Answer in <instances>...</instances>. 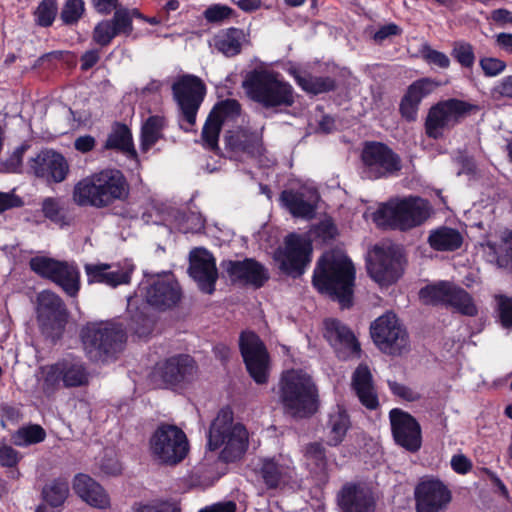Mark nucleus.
<instances>
[{
    "label": "nucleus",
    "instance_id": "nucleus-13",
    "mask_svg": "<svg viewBox=\"0 0 512 512\" xmlns=\"http://www.w3.org/2000/svg\"><path fill=\"white\" fill-rule=\"evenodd\" d=\"M370 334L377 348L387 355L400 356L408 349V333L393 312H387L374 320Z\"/></svg>",
    "mask_w": 512,
    "mask_h": 512
},
{
    "label": "nucleus",
    "instance_id": "nucleus-4",
    "mask_svg": "<svg viewBox=\"0 0 512 512\" xmlns=\"http://www.w3.org/2000/svg\"><path fill=\"white\" fill-rule=\"evenodd\" d=\"M431 213L427 199L408 196L381 204L373 213V221L380 228L405 232L424 224Z\"/></svg>",
    "mask_w": 512,
    "mask_h": 512
},
{
    "label": "nucleus",
    "instance_id": "nucleus-27",
    "mask_svg": "<svg viewBox=\"0 0 512 512\" xmlns=\"http://www.w3.org/2000/svg\"><path fill=\"white\" fill-rule=\"evenodd\" d=\"M221 267L233 281H244L256 288L262 287L269 279L264 265L253 258L242 261L224 260L221 262Z\"/></svg>",
    "mask_w": 512,
    "mask_h": 512
},
{
    "label": "nucleus",
    "instance_id": "nucleus-56",
    "mask_svg": "<svg viewBox=\"0 0 512 512\" xmlns=\"http://www.w3.org/2000/svg\"><path fill=\"white\" fill-rule=\"evenodd\" d=\"M387 385L394 396L405 401L416 402L421 398V395L418 392L402 383H398L393 380H387Z\"/></svg>",
    "mask_w": 512,
    "mask_h": 512
},
{
    "label": "nucleus",
    "instance_id": "nucleus-57",
    "mask_svg": "<svg viewBox=\"0 0 512 512\" xmlns=\"http://www.w3.org/2000/svg\"><path fill=\"white\" fill-rule=\"evenodd\" d=\"M41 209L45 218L51 222L59 223L63 217L59 201L53 197H47L42 201Z\"/></svg>",
    "mask_w": 512,
    "mask_h": 512
},
{
    "label": "nucleus",
    "instance_id": "nucleus-22",
    "mask_svg": "<svg viewBox=\"0 0 512 512\" xmlns=\"http://www.w3.org/2000/svg\"><path fill=\"white\" fill-rule=\"evenodd\" d=\"M391 433L394 442L411 453H416L422 445L421 426L410 413L393 408L389 412Z\"/></svg>",
    "mask_w": 512,
    "mask_h": 512
},
{
    "label": "nucleus",
    "instance_id": "nucleus-43",
    "mask_svg": "<svg viewBox=\"0 0 512 512\" xmlns=\"http://www.w3.org/2000/svg\"><path fill=\"white\" fill-rule=\"evenodd\" d=\"M180 110V121L185 122L187 126L180 124L185 132H190L196 123L198 110L204 98H175Z\"/></svg>",
    "mask_w": 512,
    "mask_h": 512
},
{
    "label": "nucleus",
    "instance_id": "nucleus-12",
    "mask_svg": "<svg viewBox=\"0 0 512 512\" xmlns=\"http://www.w3.org/2000/svg\"><path fill=\"white\" fill-rule=\"evenodd\" d=\"M478 110V105L457 98L441 101L429 109L424 123L425 133L428 138L438 140L443 137L445 128L454 127Z\"/></svg>",
    "mask_w": 512,
    "mask_h": 512
},
{
    "label": "nucleus",
    "instance_id": "nucleus-45",
    "mask_svg": "<svg viewBox=\"0 0 512 512\" xmlns=\"http://www.w3.org/2000/svg\"><path fill=\"white\" fill-rule=\"evenodd\" d=\"M223 124L220 120H216L210 115H208L204 126L202 128L201 139L203 141V146L213 152L219 150V136L222 130Z\"/></svg>",
    "mask_w": 512,
    "mask_h": 512
},
{
    "label": "nucleus",
    "instance_id": "nucleus-48",
    "mask_svg": "<svg viewBox=\"0 0 512 512\" xmlns=\"http://www.w3.org/2000/svg\"><path fill=\"white\" fill-rule=\"evenodd\" d=\"M498 322L503 329L512 330V297L504 294L495 296Z\"/></svg>",
    "mask_w": 512,
    "mask_h": 512
},
{
    "label": "nucleus",
    "instance_id": "nucleus-8",
    "mask_svg": "<svg viewBox=\"0 0 512 512\" xmlns=\"http://www.w3.org/2000/svg\"><path fill=\"white\" fill-rule=\"evenodd\" d=\"M69 317V310L58 294L43 290L37 295L36 320L45 342L55 346L63 339Z\"/></svg>",
    "mask_w": 512,
    "mask_h": 512
},
{
    "label": "nucleus",
    "instance_id": "nucleus-2",
    "mask_svg": "<svg viewBox=\"0 0 512 512\" xmlns=\"http://www.w3.org/2000/svg\"><path fill=\"white\" fill-rule=\"evenodd\" d=\"M129 194L130 185L124 173L116 168H105L76 183L73 200L82 207L103 209L126 201Z\"/></svg>",
    "mask_w": 512,
    "mask_h": 512
},
{
    "label": "nucleus",
    "instance_id": "nucleus-17",
    "mask_svg": "<svg viewBox=\"0 0 512 512\" xmlns=\"http://www.w3.org/2000/svg\"><path fill=\"white\" fill-rule=\"evenodd\" d=\"M312 244L298 234L291 233L286 236L284 248H279L274 259L279 263V269L285 275L294 279L301 277L312 258Z\"/></svg>",
    "mask_w": 512,
    "mask_h": 512
},
{
    "label": "nucleus",
    "instance_id": "nucleus-33",
    "mask_svg": "<svg viewBox=\"0 0 512 512\" xmlns=\"http://www.w3.org/2000/svg\"><path fill=\"white\" fill-rule=\"evenodd\" d=\"M225 146L232 152H242L255 157L262 154V142L256 133L241 131H228L224 136Z\"/></svg>",
    "mask_w": 512,
    "mask_h": 512
},
{
    "label": "nucleus",
    "instance_id": "nucleus-5",
    "mask_svg": "<svg viewBox=\"0 0 512 512\" xmlns=\"http://www.w3.org/2000/svg\"><path fill=\"white\" fill-rule=\"evenodd\" d=\"M80 337L86 354L93 360L116 358L127 341L124 321L120 318L87 322Z\"/></svg>",
    "mask_w": 512,
    "mask_h": 512
},
{
    "label": "nucleus",
    "instance_id": "nucleus-52",
    "mask_svg": "<svg viewBox=\"0 0 512 512\" xmlns=\"http://www.w3.org/2000/svg\"><path fill=\"white\" fill-rule=\"evenodd\" d=\"M56 5L52 0H43L35 11L37 24L43 27L50 26L56 15Z\"/></svg>",
    "mask_w": 512,
    "mask_h": 512
},
{
    "label": "nucleus",
    "instance_id": "nucleus-7",
    "mask_svg": "<svg viewBox=\"0 0 512 512\" xmlns=\"http://www.w3.org/2000/svg\"><path fill=\"white\" fill-rule=\"evenodd\" d=\"M39 372L41 390L48 398L53 397L61 388H81L90 383L88 368L79 358H61L55 363L40 366Z\"/></svg>",
    "mask_w": 512,
    "mask_h": 512
},
{
    "label": "nucleus",
    "instance_id": "nucleus-64",
    "mask_svg": "<svg viewBox=\"0 0 512 512\" xmlns=\"http://www.w3.org/2000/svg\"><path fill=\"white\" fill-rule=\"evenodd\" d=\"M132 512H174V510L163 504L135 502L132 506Z\"/></svg>",
    "mask_w": 512,
    "mask_h": 512
},
{
    "label": "nucleus",
    "instance_id": "nucleus-24",
    "mask_svg": "<svg viewBox=\"0 0 512 512\" xmlns=\"http://www.w3.org/2000/svg\"><path fill=\"white\" fill-rule=\"evenodd\" d=\"M255 474L268 490H275L296 482L295 467L281 456L261 458Z\"/></svg>",
    "mask_w": 512,
    "mask_h": 512
},
{
    "label": "nucleus",
    "instance_id": "nucleus-42",
    "mask_svg": "<svg viewBox=\"0 0 512 512\" xmlns=\"http://www.w3.org/2000/svg\"><path fill=\"white\" fill-rule=\"evenodd\" d=\"M293 75L298 85L307 93L320 94L333 90L335 83L329 78L315 77L307 73L293 71Z\"/></svg>",
    "mask_w": 512,
    "mask_h": 512
},
{
    "label": "nucleus",
    "instance_id": "nucleus-36",
    "mask_svg": "<svg viewBox=\"0 0 512 512\" xmlns=\"http://www.w3.org/2000/svg\"><path fill=\"white\" fill-rule=\"evenodd\" d=\"M462 234L455 228L440 226L429 232L427 243L438 252H454L463 244Z\"/></svg>",
    "mask_w": 512,
    "mask_h": 512
},
{
    "label": "nucleus",
    "instance_id": "nucleus-37",
    "mask_svg": "<svg viewBox=\"0 0 512 512\" xmlns=\"http://www.w3.org/2000/svg\"><path fill=\"white\" fill-rule=\"evenodd\" d=\"M70 494L69 477L61 475L46 483L41 491L43 501L52 508L63 506Z\"/></svg>",
    "mask_w": 512,
    "mask_h": 512
},
{
    "label": "nucleus",
    "instance_id": "nucleus-55",
    "mask_svg": "<svg viewBox=\"0 0 512 512\" xmlns=\"http://www.w3.org/2000/svg\"><path fill=\"white\" fill-rule=\"evenodd\" d=\"M452 55L464 67H471L474 64L473 47L468 43H455Z\"/></svg>",
    "mask_w": 512,
    "mask_h": 512
},
{
    "label": "nucleus",
    "instance_id": "nucleus-29",
    "mask_svg": "<svg viewBox=\"0 0 512 512\" xmlns=\"http://www.w3.org/2000/svg\"><path fill=\"white\" fill-rule=\"evenodd\" d=\"M338 505L343 512H375L376 503L368 489L347 483L338 493Z\"/></svg>",
    "mask_w": 512,
    "mask_h": 512
},
{
    "label": "nucleus",
    "instance_id": "nucleus-25",
    "mask_svg": "<svg viewBox=\"0 0 512 512\" xmlns=\"http://www.w3.org/2000/svg\"><path fill=\"white\" fill-rule=\"evenodd\" d=\"M189 275L197 283L198 288L205 294H213L218 280L216 260L204 248H197L190 254Z\"/></svg>",
    "mask_w": 512,
    "mask_h": 512
},
{
    "label": "nucleus",
    "instance_id": "nucleus-40",
    "mask_svg": "<svg viewBox=\"0 0 512 512\" xmlns=\"http://www.w3.org/2000/svg\"><path fill=\"white\" fill-rule=\"evenodd\" d=\"M165 122V118L159 115H151L145 120L140 133V146L142 151H148L163 138Z\"/></svg>",
    "mask_w": 512,
    "mask_h": 512
},
{
    "label": "nucleus",
    "instance_id": "nucleus-63",
    "mask_svg": "<svg viewBox=\"0 0 512 512\" xmlns=\"http://www.w3.org/2000/svg\"><path fill=\"white\" fill-rule=\"evenodd\" d=\"M480 66L486 76L492 77L500 74L506 67V64L497 58L486 57L480 60Z\"/></svg>",
    "mask_w": 512,
    "mask_h": 512
},
{
    "label": "nucleus",
    "instance_id": "nucleus-9",
    "mask_svg": "<svg viewBox=\"0 0 512 512\" xmlns=\"http://www.w3.org/2000/svg\"><path fill=\"white\" fill-rule=\"evenodd\" d=\"M29 267L42 279L57 285L67 296H78L81 289V272L75 261L35 256L29 260Z\"/></svg>",
    "mask_w": 512,
    "mask_h": 512
},
{
    "label": "nucleus",
    "instance_id": "nucleus-32",
    "mask_svg": "<svg viewBox=\"0 0 512 512\" xmlns=\"http://www.w3.org/2000/svg\"><path fill=\"white\" fill-rule=\"evenodd\" d=\"M350 428L351 420L347 410L342 405H336L328 412L327 420L323 425L326 444L330 447L339 446Z\"/></svg>",
    "mask_w": 512,
    "mask_h": 512
},
{
    "label": "nucleus",
    "instance_id": "nucleus-51",
    "mask_svg": "<svg viewBox=\"0 0 512 512\" xmlns=\"http://www.w3.org/2000/svg\"><path fill=\"white\" fill-rule=\"evenodd\" d=\"M441 85V82L434 81L430 78H422L413 82L408 87L406 96H426L429 94L438 93Z\"/></svg>",
    "mask_w": 512,
    "mask_h": 512
},
{
    "label": "nucleus",
    "instance_id": "nucleus-23",
    "mask_svg": "<svg viewBox=\"0 0 512 512\" xmlns=\"http://www.w3.org/2000/svg\"><path fill=\"white\" fill-rule=\"evenodd\" d=\"M197 372L196 361L188 354H178L157 363L154 374L167 387H177L193 380Z\"/></svg>",
    "mask_w": 512,
    "mask_h": 512
},
{
    "label": "nucleus",
    "instance_id": "nucleus-6",
    "mask_svg": "<svg viewBox=\"0 0 512 512\" xmlns=\"http://www.w3.org/2000/svg\"><path fill=\"white\" fill-rule=\"evenodd\" d=\"M248 431L241 423H234L231 407L220 409L212 421L208 433V447L215 451L223 446L220 459L225 463L239 460L248 448Z\"/></svg>",
    "mask_w": 512,
    "mask_h": 512
},
{
    "label": "nucleus",
    "instance_id": "nucleus-16",
    "mask_svg": "<svg viewBox=\"0 0 512 512\" xmlns=\"http://www.w3.org/2000/svg\"><path fill=\"white\" fill-rule=\"evenodd\" d=\"M145 303L157 311L174 308L182 298V288L172 272L158 274L147 279L139 288Z\"/></svg>",
    "mask_w": 512,
    "mask_h": 512
},
{
    "label": "nucleus",
    "instance_id": "nucleus-54",
    "mask_svg": "<svg viewBox=\"0 0 512 512\" xmlns=\"http://www.w3.org/2000/svg\"><path fill=\"white\" fill-rule=\"evenodd\" d=\"M84 12V2L82 0H68L62 11L61 19L66 24L76 23Z\"/></svg>",
    "mask_w": 512,
    "mask_h": 512
},
{
    "label": "nucleus",
    "instance_id": "nucleus-58",
    "mask_svg": "<svg viewBox=\"0 0 512 512\" xmlns=\"http://www.w3.org/2000/svg\"><path fill=\"white\" fill-rule=\"evenodd\" d=\"M421 99L422 98H401L399 110L401 116L408 122L416 120Z\"/></svg>",
    "mask_w": 512,
    "mask_h": 512
},
{
    "label": "nucleus",
    "instance_id": "nucleus-46",
    "mask_svg": "<svg viewBox=\"0 0 512 512\" xmlns=\"http://www.w3.org/2000/svg\"><path fill=\"white\" fill-rule=\"evenodd\" d=\"M176 228L180 233H198L204 228L202 218L193 212H180L176 216Z\"/></svg>",
    "mask_w": 512,
    "mask_h": 512
},
{
    "label": "nucleus",
    "instance_id": "nucleus-59",
    "mask_svg": "<svg viewBox=\"0 0 512 512\" xmlns=\"http://www.w3.org/2000/svg\"><path fill=\"white\" fill-rule=\"evenodd\" d=\"M232 12L229 6L214 4L205 10L204 17L208 22H220L229 18Z\"/></svg>",
    "mask_w": 512,
    "mask_h": 512
},
{
    "label": "nucleus",
    "instance_id": "nucleus-35",
    "mask_svg": "<svg viewBox=\"0 0 512 512\" xmlns=\"http://www.w3.org/2000/svg\"><path fill=\"white\" fill-rule=\"evenodd\" d=\"M88 284L100 283L111 287L130 282V273L123 270L109 271V264H86L84 266Z\"/></svg>",
    "mask_w": 512,
    "mask_h": 512
},
{
    "label": "nucleus",
    "instance_id": "nucleus-21",
    "mask_svg": "<svg viewBox=\"0 0 512 512\" xmlns=\"http://www.w3.org/2000/svg\"><path fill=\"white\" fill-rule=\"evenodd\" d=\"M324 337L341 361L361 358L362 349L354 332L345 323L336 318L324 321Z\"/></svg>",
    "mask_w": 512,
    "mask_h": 512
},
{
    "label": "nucleus",
    "instance_id": "nucleus-60",
    "mask_svg": "<svg viewBox=\"0 0 512 512\" xmlns=\"http://www.w3.org/2000/svg\"><path fill=\"white\" fill-rule=\"evenodd\" d=\"M266 109L283 112L294 104V98H252Z\"/></svg>",
    "mask_w": 512,
    "mask_h": 512
},
{
    "label": "nucleus",
    "instance_id": "nucleus-15",
    "mask_svg": "<svg viewBox=\"0 0 512 512\" xmlns=\"http://www.w3.org/2000/svg\"><path fill=\"white\" fill-rule=\"evenodd\" d=\"M361 161L363 177L370 180L391 177L402 169L400 156L387 144L377 141L364 144Z\"/></svg>",
    "mask_w": 512,
    "mask_h": 512
},
{
    "label": "nucleus",
    "instance_id": "nucleus-26",
    "mask_svg": "<svg viewBox=\"0 0 512 512\" xmlns=\"http://www.w3.org/2000/svg\"><path fill=\"white\" fill-rule=\"evenodd\" d=\"M242 85L249 96H289L291 93L289 84L263 70L249 72Z\"/></svg>",
    "mask_w": 512,
    "mask_h": 512
},
{
    "label": "nucleus",
    "instance_id": "nucleus-38",
    "mask_svg": "<svg viewBox=\"0 0 512 512\" xmlns=\"http://www.w3.org/2000/svg\"><path fill=\"white\" fill-rule=\"evenodd\" d=\"M244 41L245 33L243 30L229 28L214 36L213 45L219 52L231 57L240 53Z\"/></svg>",
    "mask_w": 512,
    "mask_h": 512
},
{
    "label": "nucleus",
    "instance_id": "nucleus-34",
    "mask_svg": "<svg viewBox=\"0 0 512 512\" xmlns=\"http://www.w3.org/2000/svg\"><path fill=\"white\" fill-rule=\"evenodd\" d=\"M134 300L128 302V317L125 319L124 328L126 335L128 332L139 338L148 337L154 328V321L147 313V306H134Z\"/></svg>",
    "mask_w": 512,
    "mask_h": 512
},
{
    "label": "nucleus",
    "instance_id": "nucleus-39",
    "mask_svg": "<svg viewBox=\"0 0 512 512\" xmlns=\"http://www.w3.org/2000/svg\"><path fill=\"white\" fill-rule=\"evenodd\" d=\"M104 148L136 156L131 130L124 123L117 122L109 133Z\"/></svg>",
    "mask_w": 512,
    "mask_h": 512
},
{
    "label": "nucleus",
    "instance_id": "nucleus-50",
    "mask_svg": "<svg viewBox=\"0 0 512 512\" xmlns=\"http://www.w3.org/2000/svg\"><path fill=\"white\" fill-rule=\"evenodd\" d=\"M16 437L18 439H21L22 442H17L16 444L21 445H32V444H38L45 440L46 438V431L44 428L39 424H30L27 426H24L20 428L17 431Z\"/></svg>",
    "mask_w": 512,
    "mask_h": 512
},
{
    "label": "nucleus",
    "instance_id": "nucleus-30",
    "mask_svg": "<svg viewBox=\"0 0 512 512\" xmlns=\"http://www.w3.org/2000/svg\"><path fill=\"white\" fill-rule=\"evenodd\" d=\"M280 201L292 216L311 219L315 216L318 193L286 189L281 192Z\"/></svg>",
    "mask_w": 512,
    "mask_h": 512
},
{
    "label": "nucleus",
    "instance_id": "nucleus-41",
    "mask_svg": "<svg viewBox=\"0 0 512 512\" xmlns=\"http://www.w3.org/2000/svg\"><path fill=\"white\" fill-rule=\"evenodd\" d=\"M172 91L173 96H204L206 86L201 78L192 74H186L174 81Z\"/></svg>",
    "mask_w": 512,
    "mask_h": 512
},
{
    "label": "nucleus",
    "instance_id": "nucleus-44",
    "mask_svg": "<svg viewBox=\"0 0 512 512\" xmlns=\"http://www.w3.org/2000/svg\"><path fill=\"white\" fill-rule=\"evenodd\" d=\"M241 114V105L235 98H225L211 109L209 115L222 124L236 121Z\"/></svg>",
    "mask_w": 512,
    "mask_h": 512
},
{
    "label": "nucleus",
    "instance_id": "nucleus-20",
    "mask_svg": "<svg viewBox=\"0 0 512 512\" xmlns=\"http://www.w3.org/2000/svg\"><path fill=\"white\" fill-rule=\"evenodd\" d=\"M416 512H445L452 501V492L439 478L422 477L414 489Z\"/></svg>",
    "mask_w": 512,
    "mask_h": 512
},
{
    "label": "nucleus",
    "instance_id": "nucleus-47",
    "mask_svg": "<svg viewBox=\"0 0 512 512\" xmlns=\"http://www.w3.org/2000/svg\"><path fill=\"white\" fill-rule=\"evenodd\" d=\"M142 17V14L133 9L129 11L125 8L116 9L113 18L110 20L117 34L124 33L129 35L132 31V17Z\"/></svg>",
    "mask_w": 512,
    "mask_h": 512
},
{
    "label": "nucleus",
    "instance_id": "nucleus-31",
    "mask_svg": "<svg viewBox=\"0 0 512 512\" xmlns=\"http://www.w3.org/2000/svg\"><path fill=\"white\" fill-rule=\"evenodd\" d=\"M351 386L360 403L369 410L379 407L378 395L374 389L373 377L367 364L361 363L352 374Z\"/></svg>",
    "mask_w": 512,
    "mask_h": 512
},
{
    "label": "nucleus",
    "instance_id": "nucleus-1",
    "mask_svg": "<svg viewBox=\"0 0 512 512\" xmlns=\"http://www.w3.org/2000/svg\"><path fill=\"white\" fill-rule=\"evenodd\" d=\"M356 269L345 255L324 253L313 271L312 285L322 295L339 303L342 309L353 305Z\"/></svg>",
    "mask_w": 512,
    "mask_h": 512
},
{
    "label": "nucleus",
    "instance_id": "nucleus-3",
    "mask_svg": "<svg viewBox=\"0 0 512 512\" xmlns=\"http://www.w3.org/2000/svg\"><path fill=\"white\" fill-rule=\"evenodd\" d=\"M279 401L286 415L309 419L320 407L319 391L313 378L302 370H287L279 381Z\"/></svg>",
    "mask_w": 512,
    "mask_h": 512
},
{
    "label": "nucleus",
    "instance_id": "nucleus-61",
    "mask_svg": "<svg viewBox=\"0 0 512 512\" xmlns=\"http://www.w3.org/2000/svg\"><path fill=\"white\" fill-rule=\"evenodd\" d=\"M21 460L20 453L9 445L0 446V466L5 468H13L18 465Z\"/></svg>",
    "mask_w": 512,
    "mask_h": 512
},
{
    "label": "nucleus",
    "instance_id": "nucleus-53",
    "mask_svg": "<svg viewBox=\"0 0 512 512\" xmlns=\"http://www.w3.org/2000/svg\"><path fill=\"white\" fill-rule=\"evenodd\" d=\"M118 35L110 20H105L96 25L93 31V40L101 45H108Z\"/></svg>",
    "mask_w": 512,
    "mask_h": 512
},
{
    "label": "nucleus",
    "instance_id": "nucleus-28",
    "mask_svg": "<svg viewBox=\"0 0 512 512\" xmlns=\"http://www.w3.org/2000/svg\"><path fill=\"white\" fill-rule=\"evenodd\" d=\"M72 488L82 501L93 508L106 510L111 506L107 491L88 474H76L72 480Z\"/></svg>",
    "mask_w": 512,
    "mask_h": 512
},
{
    "label": "nucleus",
    "instance_id": "nucleus-11",
    "mask_svg": "<svg viewBox=\"0 0 512 512\" xmlns=\"http://www.w3.org/2000/svg\"><path fill=\"white\" fill-rule=\"evenodd\" d=\"M419 297L426 304L451 307L464 316L474 317L478 308L473 297L462 287L449 281H439L421 288Z\"/></svg>",
    "mask_w": 512,
    "mask_h": 512
},
{
    "label": "nucleus",
    "instance_id": "nucleus-10",
    "mask_svg": "<svg viewBox=\"0 0 512 512\" xmlns=\"http://www.w3.org/2000/svg\"><path fill=\"white\" fill-rule=\"evenodd\" d=\"M152 456L167 465H176L187 456L189 444L182 429L173 424L162 423L149 440Z\"/></svg>",
    "mask_w": 512,
    "mask_h": 512
},
{
    "label": "nucleus",
    "instance_id": "nucleus-19",
    "mask_svg": "<svg viewBox=\"0 0 512 512\" xmlns=\"http://www.w3.org/2000/svg\"><path fill=\"white\" fill-rule=\"evenodd\" d=\"M27 167L30 174L48 186L64 182L70 174V164L66 157L49 148L42 149L31 157Z\"/></svg>",
    "mask_w": 512,
    "mask_h": 512
},
{
    "label": "nucleus",
    "instance_id": "nucleus-14",
    "mask_svg": "<svg viewBox=\"0 0 512 512\" xmlns=\"http://www.w3.org/2000/svg\"><path fill=\"white\" fill-rule=\"evenodd\" d=\"M239 351L246 371L258 385L267 384L270 376L271 358L260 336L251 330H245L239 336Z\"/></svg>",
    "mask_w": 512,
    "mask_h": 512
},
{
    "label": "nucleus",
    "instance_id": "nucleus-49",
    "mask_svg": "<svg viewBox=\"0 0 512 512\" xmlns=\"http://www.w3.org/2000/svg\"><path fill=\"white\" fill-rule=\"evenodd\" d=\"M305 458L309 465H314L318 471H324L327 468L328 460L325 447L319 442L307 444L305 448Z\"/></svg>",
    "mask_w": 512,
    "mask_h": 512
},
{
    "label": "nucleus",
    "instance_id": "nucleus-62",
    "mask_svg": "<svg viewBox=\"0 0 512 512\" xmlns=\"http://www.w3.org/2000/svg\"><path fill=\"white\" fill-rule=\"evenodd\" d=\"M424 59L432 65L439 68L446 69L450 65V59L448 56L440 51L434 50L430 47H424L423 49Z\"/></svg>",
    "mask_w": 512,
    "mask_h": 512
},
{
    "label": "nucleus",
    "instance_id": "nucleus-18",
    "mask_svg": "<svg viewBox=\"0 0 512 512\" xmlns=\"http://www.w3.org/2000/svg\"><path fill=\"white\" fill-rule=\"evenodd\" d=\"M404 255L397 246L386 248L375 246L372 256L367 260V272L379 285L394 284L402 276Z\"/></svg>",
    "mask_w": 512,
    "mask_h": 512
}]
</instances>
